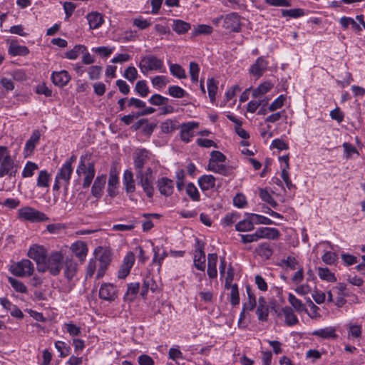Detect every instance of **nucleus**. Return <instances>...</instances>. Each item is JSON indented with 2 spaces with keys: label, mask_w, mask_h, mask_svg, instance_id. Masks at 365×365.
<instances>
[{
  "label": "nucleus",
  "mask_w": 365,
  "mask_h": 365,
  "mask_svg": "<svg viewBox=\"0 0 365 365\" xmlns=\"http://www.w3.org/2000/svg\"><path fill=\"white\" fill-rule=\"evenodd\" d=\"M18 165L11 156L6 146H0V178L6 175L15 177L18 172Z\"/></svg>",
  "instance_id": "f257e3e1"
},
{
  "label": "nucleus",
  "mask_w": 365,
  "mask_h": 365,
  "mask_svg": "<svg viewBox=\"0 0 365 365\" xmlns=\"http://www.w3.org/2000/svg\"><path fill=\"white\" fill-rule=\"evenodd\" d=\"M138 185L141 186L148 197L152 198L155 188L153 186L155 177L153 169L150 167L145 168V171L135 173Z\"/></svg>",
  "instance_id": "f03ea898"
},
{
  "label": "nucleus",
  "mask_w": 365,
  "mask_h": 365,
  "mask_svg": "<svg viewBox=\"0 0 365 365\" xmlns=\"http://www.w3.org/2000/svg\"><path fill=\"white\" fill-rule=\"evenodd\" d=\"M63 263V256L60 252H52L47 257L45 264L43 265V272L48 270L50 273L56 276L59 274Z\"/></svg>",
  "instance_id": "7ed1b4c3"
},
{
  "label": "nucleus",
  "mask_w": 365,
  "mask_h": 365,
  "mask_svg": "<svg viewBox=\"0 0 365 365\" xmlns=\"http://www.w3.org/2000/svg\"><path fill=\"white\" fill-rule=\"evenodd\" d=\"M73 173V167L68 164H63L58 172L56 178L55 183L53 189L54 190H58L61 185H63L66 192L68 190V185L70 182L71 176Z\"/></svg>",
  "instance_id": "20e7f679"
},
{
  "label": "nucleus",
  "mask_w": 365,
  "mask_h": 365,
  "mask_svg": "<svg viewBox=\"0 0 365 365\" xmlns=\"http://www.w3.org/2000/svg\"><path fill=\"white\" fill-rule=\"evenodd\" d=\"M9 271L15 276L24 277L31 276L34 271V267L29 259H22L11 265Z\"/></svg>",
  "instance_id": "39448f33"
},
{
  "label": "nucleus",
  "mask_w": 365,
  "mask_h": 365,
  "mask_svg": "<svg viewBox=\"0 0 365 365\" xmlns=\"http://www.w3.org/2000/svg\"><path fill=\"white\" fill-rule=\"evenodd\" d=\"M18 212L21 218L31 222H46L49 220L46 214L31 207H24L19 210Z\"/></svg>",
  "instance_id": "423d86ee"
},
{
  "label": "nucleus",
  "mask_w": 365,
  "mask_h": 365,
  "mask_svg": "<svg viewBox=\"0 0 365 365\" xmlns=\"http://www.w3.org/2000/svg\"><path fill=\"white\" fill-rule=\"evenodd\" d=\"M163 66V61L154 55H148L142 58L139 63L140 71L144 74L149 71L160 70Z\"/></svg>",
  "instance_id": "0eeeda50"
},
{
  "label": "nucleus",
  "mask_w": 365,
  "mask_h": 365,
  "mask_svg": "<svg viewBox=\"0 0 365 365\" xmlns=\"http://www.w3.org/2000/svg\"><path fill=\"white\" fill-rule=\"evenodd\" d=\"M28 256L36 262L38 271L43 272V265L45 264L48 257L44 247L42 246L31 247L29 250Z\"/></svg>",
  "instance_id": "6e6552de"
},
{
  "label": "nucleus",
  "mask_w": 365,
  "mask_h": 365,
  "mask_svg": "<svg viewBox=\"0 0 365 365\" xmlns=\"http://www.w3.org/2000/svg\"><path fill=\"white\" fill-rule=\"evenodd\" d=\"M149 151L145 148L138 149L133 155V164L135 173L145 171V165L150 159Z\"/></svg>",
  "instance_id": "1a4fd4ad"
},
{
  "label": "nucleus",
  "mask_w": 365,
  "mask_h": 365,
  "mask_svg": "<svg viewBox=\"0 0 365 365\" xmlns=\"http://www.w3.org/2000/svg\"><path fill=\"white\" fill-rule=\"evenodd\" d=\"M223 26L232 31L239 32L241 29L240 16L235 12L227 14L224 19Z\"/></svg>",
  "instance_id": "9d476101"
},
{
  "label": "nucleus",
  "mask_w": 365,
  "mask_h": 365,
  "mask_svg": "<svg viewBox=\"0 0 365 365\" xmlns=\"http://www.w3.org/2000/svg\"><path fill=\"white\" fill-rule=\"evenodd\" d=\"M99 297L106 301H114L117 298L116 288L110 283H104L99 289Z\"/></svg>",
  "instance_id": "9b49d317"
},
{
  "label": "nucleus",
  "mask_w": 365,
  "mask_h": 365,
  "mask_svg": "<svg viewBox=\"0 0 365 365\" xmlns=\"http://www.w3.org/2000/svg\"><path fill=\"white\" fill-rule=\"evenodd\" d=\"M204 245L197 240V248L194 256V266L200 271L205 269V254L203 251Z\"/></svg>",
  "instance_id": "f8f14e48"
},
{
  "label": "nucleus",
  "mask_w": 365,
  "mask_h": 365,
  "mask_svg": "<svg viewBox=\"0 0 365 365\" xmlns=\"http://www.w3.org/2000/svg\"><path fill=\"white\" fill-rule=\"evenodd\" d=\"M157 186L160 194L166 197L171 195L173 192L174 182L166 177L158 179Z\"/></svg>",
  "instance_id": "ddd939ff"
},
{
  "label": "nucleus",
  "mask_w": 365,
  "mask_h": 365,
  "mask_svg": "<svg viewBox=\"0 0 365 365\" xmlns=\"http://www.w3.org/2000/svg\"><path fill=\"white\" fill-rule=\"evenodd\" d=\"M267 61L264 57L260 56L256 60L255 63L251 66L250 72L254 76L259 78L267 70Z\"/></svg>",
  "instance_id": "4468645a"
},
{
  "label": "nucleus",
  "mask_w": 365,
  "mask_h": 365,
  "mask_svg": "<svg viewBox=\"0 0 365 365\" xmlns=\"http://www.w3.org/2000/svg\"><path fill=\"white\" fill-rule=\"evenodd\" d=\"M53 83L59 87L66 86L71 80V76L67 71H53L51 75Z\"/></svg>",
  "instance_id": "2eb2a0df"
},
{
  "label": "nucleus",
  "mask_w": 365,
  "mask_h": 365,
  "mask_svg": "<svg viewBox=\"0 0 365 365\" xmlns=\"http://www.w3.org/2000/svg\"><path fill=\"white\" fill-rule=\"evenodd\" d=\"M198 127V123L195 122H189L183 123L181 126L180 138L184 142L188 143L190 138L193 136V130Z\"/></svg>",
  "instance_id": "dca6fc26"
},
{
  "label": "nucleus",
  "mask_w": 365,
  "mask_h": 365,
  "mask_svg": "<svg viewBox=\"0 0 365 365\" xmlns=\"http://www.w3.org/2000/svg\"><path fill=\"white\" fill-rule=\"evenodd\" d=\"M63 264L64 265V276L68 280H71L77 272L78 264L71 258L67 257Z\"/></svg>",
  "instance_id": "f3484780"
},
{
  "label": "nucleus",
  "mask_w": 365,
  "mask_h": 365,
  "mask_svg": "<svg viewBox=\"0 0 365 365\" xmlns=\"http://www.w3.org/2000/svg\"><path fill=\"white\" fill-rule=\"evenodd\" d=\"M71 249L73 253L80 259V261L83 262L88 252L87 245L82 241H78L73 243Z\"/></svg>",
  "instance_id": "a211bd4d"
},
{
  "label": "nucleus",
  "mask_w": 365,
  "mask_h": 365,
  "mask_svg": "<svg viewBox=\"0 0 365 365\" xmlns=\"http://www.w3.org/2000/svg\"><path fill=\"white\" fill-rule=\"evenodd\" d=\"M258 238L276 240L279 237V232L274 227H260L257 230Z\"/></svg>",
  "instance_id": "6ab92c4d"
},
{
  "label": "nucleus",
  "mask_w": 365,
  "mask_h": 365,
  "mask_svg": "<svg viewBox=\"0 0 365 365\" xmlns=\"http://www.w3.org/2000/svg\"><path fill=\"white\" fill-rule=\"evenodd\" d=\"M110 260V255L108 252H103L101 255L98 258L99 268L96 275L97 279H100L104 275Z\"/></svg>",
  "instance_id": "aec40b11"
},
{
  "label": "nucleus",
  "mask_w": 365,
  "mask_h": 365,
  "mask_svg": "<svg viewBox=\"0 0 365 365\" xmlns=\"http://www.w3.org/2000/svg\"><path fill=\"white\" fill-rule=\"evenodd\" d=\"M208 170L212 172L219 173L224 176H227L231 174L232 169L229 167L223 164L222 163H214L209 162L208 163Z\"/></svg>",
  "instance_id": "412c9836"
},
{
  "label": "nucleus",
  "mask_w": 365,
  "mask_h": 365,
  "mask_svg": "<svg viewBox=\"0 0 365 365\" xmlns=\"http://www.w3.org/2000/svg\"><path fill=\"white\" fill-rule=\"evenodd\" d=\"M82 174L85 175L83 182V187L87 188L91 185L95 177L96 169L94 163L93 162L88 163L86 170L83 171Z\"/></svg>",
  "instance_id": "4be33fe9"
},
{
  "label": "nucleus",
  "mask_w": 365,
  "mask_h": 365,
  "mask_svg": "<svg viewBox=\"0 0 365 365\" xmlns=\"http://www.w3.org/2000/svg\"><path fill=\"white\" fill-rule=\"evenodd\" d=\"M123 183L127 192H134L135 190V184L133 178V173L131 170H126L123 174Z\"/></svg>",
  "instance_id": "5701e85b"
},
{
  "label": "nucleus",
  "mask_w": 365,
  "mask_h": 365,
  "mask_svg": "<svg viewBox=\"0 0 365 365\" xmlns=\"http://www.w3.org/2000/svg\"><path fill=\"white\" fill-rule=\"evenodd\" d=\"M217 262V255L215 253L209 254L207 256V274L210 278L213 279L217 277V271L216 264Z\"/></svg>",
  "instance_id": "b1692460"
},
{
  "label": "nucleus",
  "mask_w": 365,
  "mask_h": 365,
  "mask_svg": "<svg viewBox=\"0 0 365 365\" xmlns=\"http://www.w3.org/2000/svg\"><path fill=\"white\" fill-rule=\"evenodd\" d=\"M200 187L203 190H209L215 185V178L211 175H204L198 179Z\"/></svg>",
  "instance_id": "393cba45"
},
{
  "label": "nucleus",
  "mask_w": 365,
  "mask_h": 365,
  "mask_svg": "<svg viewBox=\"0 0 365 365\" xmlns=\"http://www.w3.org/2000/svg\"><path fill=\"white\" fill-rule=\"evenodd\" d=\"M106 181V175L98 176L92 186L91 192L96 197L101 196L103 188L105 186Z\"/></svg>",
  "instance_id": "a878e982"
},
{
  "label": "nucleus",
  "mask_w": 365,
  "mask_h": 365,
  "mask_svg": "<svg viewBox=\"0 0 365 365\" xmlns=\"http://www.w3.org/2000/svg\"><path fill=\"white\" fill-rule=\"evenodd\" d=\"M87 20L91 29L100 27L103 23V16L98 12H91L87 15Z\"/></svg>",
  "instance_id": "bb28decb"
},
{
  "label": "nucleus",
  "mask_w": 365,
  "mask_h": 365,
  "mask_svg": "<svg viewBox=\"0 0 365 365\" xmlns=\"http://www.w3.org/2000/svg\"><path fill=\"white\" fill-rule=\"evenodd\" d=\"M247 219L241 220L236 224V230L239 232H247L254 229V220L250 217V214H247Z\"/></svg>",
  "instance_id": "cd10ccee"
},
{
  "label": "nucleus",
  "mask_w": 365,
  "mask_h": 365,
  "mask_svg": "<svg viewBox=\"0 0 365 365\" xmlns=\"http://www.w3.org/2000/svg\"><path fill=\"white\" fill-rule=\"evenodd\" d=\"M282 312L285 317V323L288 326H293L298 323V319L294 314L293 309L289 307H284L282 309Z\"/></svg>",
  "instance_id": "c85d7f7f"
},
{
  "label": "nucleus",
  "mask_w": 365,
  "mask_h": 365,
  "mask_svg": "<svg viewBox=\"0 0 365 365\" xmlns=\"http://www.w3.org/2000/svg\"><path fill=\"white\" fill-rule=\"evenodd\" d=\"M272 88V85L269 82H264L261 83L257 88L253 90L252 97L255 98H259L264 94L269 92Z\"/></svg>",
  "instance_id": "c756f323"
},
{
  "label": "nucleus",
  "mask_w": 365,
  "mask_h": 365,
  "mask_svg": "<svg viewBox=\"0 0 365 365\" xmlns=\"http://www.w3.org/2000/svg\"><path fill=\"white\" fill-rule=\"evenodd\" d=\"M140 284L138 282L130 283L128 284V289L124 296V299L128 301H133L138 292Z\"/></svg>",
  "instance_id": "7c9ffc66"
},
{
  "label": "nucleus",
  "mask_w": 365,
  "mask_h": 365,
  "mask_svg": "<svg viewBox=\"0 0 365 365\" xmlns=\"http://www.w3.org/2000/svg\"><path fill=\"white\" fill-rule=\"evenodd\" d=\"M312 334L323 339L336 337L335 334V329L332 327H326L324 329L315 330L312 332Z\"/></svg>",
  "instance_id": "2f4dec72"
},
{
  "label": "nucleus",
  "mask_w": 365,
  "mask_h": 365,
  "mask_svg": "<svg viewBox=\"0 0 365 365\" xmlns=\"http://www.w3.org/2000/svg\"><path fill=\"white\" fill-rule=\"evenodd\" d=\"M29 53V48L25 46L14 45L11 43L9 48V53L13 56H26Z\"/></svg>",
  "instance_id": "473e14b6"
},
{
  "label": "nucleus",
  "mask_w": 365,
  "mask_h": 365,
  "mask_svg": "<svg viewBox=\"0 0 365 365\" xmlns=\"http://www.w3.org/2000/svg\"><path fill=\"white\" fill-rule=\"evenodd\" d=\"M172 28L177 34H183L190 29V24L182 20H175Z\"/></svg>",
  "instance_id": "72a5a7b5"
},
{
  "label": "nucleus",
  "mask_w": 365,
  "mask_h": 365,
  "mask_svg": "<svg viewBox=\"0 0 365 365\" xmlns=\"http://www.w3.org/2000/svg\"><path fill=\"white\" fill-rule=\"evenodd\" d=\"M288 301L293 308L298 312H307L305 305L301 300L297 299L293 294L289 293L288 296Z\"/></svg>",
  "instance_id": "f704fd0d"
},
{
  "label": "nucleus",
  "mask_w": 365,
  "mask_h": 365,
  "mask_svg": "<svg viewBox=\"0 0 365 365\" xmlns=\"http://www.w3.org/2000/svg\"><path fill=\"white\" fill-rule=\"evenodd\" d=\"M85 51H86V47L83 45H76L73 47V49L67 51L65 53V56L68 59H76L79 53H83Z\"/></svg>",
  "instance_id": "c9c22d12"
},
{
  "label": "nucleus",
  "mask_w": 365,
  "mask_h": 365,
  "mask_svg": "<svg viewBox=\"0 0 365 365\" xmlns=\"http://www.w3.org/2000/svg\"><path fill=\"white\" fill-rule=\"evenodd\" d=\"M207 86L209 98L211 102H214L217 91V81H216L214 78H209Z\"/></svg>",
  "instance_id": "e433bc0d"
},
{
  "label": "nucleus",
  "mask_w": 365,
  "mask_h": 365,
  "mask_svg": "<svg viewBox=\"0 0 365 365\" xmlns=\"http://www.w3.org/2000/svg\"><path fill=\"white\" fill-rule=\"evenodd\" d=\"M318 270V274L322 279L330 282H334L336 281V278L335 277L334 273L331 272L328 268L319 267Z\"/></svg>",
  "instance_id": "4c0bfd02"
},
{
  "label": "nucleus",
  "mask_w": 365,
  "mask_h": 365,
  "mask_svg": "<svg viewBox=\"0 0 365 365\" xmlns=\"http://www.w3.org/2000/svg\"><path fill=\"white\" fill-rule=\"evenodd\" d=\"M153 251L154 252V257L153 259V264H158V270H160L163 259L167 257V252L163 251L162 254H160V249L158 247H153Z\"/></svg>",
  "instance_id": "58836bf2"
},
{
  "label": "nucleus",
  "mask_w": 365,
  "mask_h": 365,
  "mask_svg": "<svg viewBox=\"0 0 365 365\" xmlns=\"http://www.w3.org/2000/svg\"><path fill=\"white\" fill-rule=\"evenodd\" d=\"M170 71L172 75L176 76L180 79L185 78L187 77L184 68L179 64H170Z\"/></svg>",
  "instance_id": "ea45409f"
},
{
  "label": "nucleus",
  "mask_w": 365,
  "mask_h": 365,
  "mask_svg": "<svg viewBox=\"0 0 365 365\" xmlns=\"http://www.w3.org/2000/svg\"><path fill=\"white\" fill-rule=\"evenodd\" d=\"M8 281L9 282V283L11 284L12 287L16 292H20V293H26L27 292V288L22 282H21L16 279H14L11 277H8Z\"/></svg>",
  "instance_id": "a19ab883"
},
{
  "label": "nucleus",
  "mask_w": 365,
  "mask_h": 365,
  "mask_svg": "<svg viewBox=\"0 0 365 365\" xmlns=\"http://www.w3.org/2000/svg\"><path fill=\"white\" fill-rule=\"evenodd\" d=\"M135 91L140 96L143 98L147 96L150 92L145 81H138L135 84Z\"/></svg>",
  "instance_id": "79ce46f5"
},
{
  "label": "nucleus",
  "mask_w": 365,
  "mask_h": 365,
  "mask_svg": "<svg viewBox=\"0 0 365 365\" xmlns=\"http://www.w3.org/2000/svg\"><path fill=\"white\" fill-rule=\"evenodd\" d=\"M49 178L50 175L48 173L46 170H41L37 179V186L41 187H48Z\"/></svg>",
  "instance_id": "37998d69"
},
{
  "label": "nucleus",
  "mask_w": 365,
  "mask_h": 365,
  "mask_svg": "<svg viewBox=\"0 0 365 365\" xmlns=\"http://www.w3.org/2000/svg\"><path fill=\"white\" fill-rule=\"evenodd\" d=\"M38 165L33 162L28 161L23 170L22 176L24 178H29L34 175L35 170H38Z\"/></svg>",
  "instance_id": "c03bdc74"
},
{
  "label": "nucleus",
  "mask_w": 365,
  "mask_h": 365,
  "mask_svg": "<svg viewBox=\"0 0 365 365\" xmlns=\"http://www.w3.org/2000/svg\"><path fill=\"white\" fill-rule=\"evenodd\" d=\"M256 313L259 321L267 322L269 315V306L260 305L257 306Z\"/></svg>",
  "instance_id": "a18cd8bd"
},
{
  "label": "nucleus",
  "mask_w": 365,
  "mask_h": 365,
  "mask_svg": "<svg viewBox=\"0 0 365 365\" xmlns=\"http://www.w3.org/2000/svg\"><path fill=\"white\" fill-rule=\"evenodd\" d=\"M230 303L233 306H236L240 303V295L238 291V287L237 284H234L230 286Z\"/></svg>",
  "instance_id": "49530a36"
},
{
  "label": "nucleus",
  "mask_w": 365,
  "mask_h": 365,
  "mask_svg": "<svg viewBox=\"0 0 365 365\" xmlns=\"http://www.w3.org/2000/svg\"><path fill=\"white\" fill-rule=\"evenodd\" d=\"M257 252L260 256L264 257L266 259H269L272 255V249L267 243L261 244L257 249Z\"/></svg>",
  "instance_id": "de8ad7c7"
},
{
  "label": "nucleus",
  "mask_w": 365,
  "mask_h": 365,
  "mask_svg": "<svg viewBox=\"0 0 365 365\" xmlns=\"http://www.w3.org/2000/svg\"><path fill=\"white\" fill-rule=\"evenodd\" d=\"M186 192L192 200L198 201L200 200V194L193 183L190 182L187 185Z\"/></svg>",
  "instance_id": "09e8293b"
},
{
  "label": "nucleus",
  "mask_w": 365,
  "mask_h": 365,
  "mask_svg": "<svg viewBox=\"0 0 365 365\" xmlns=\"http://www.w3.org/2000/svg\"><path fill=\"white\" fill-rule=\"evenodd\" d=\"M168 93L174 98H181L185 96L186 92L178 86H171L168 88Z\"/></svg>",
  "instance_id": "8fccbe9b"
},
{
  "label": "nucleus",
  "mask_w": 365,
  "mask_h": 365,
  "mask_svg": "<svg viewBox=\"0 0 365 365\" xmlns=\"http://www.w3.org/2000/svg\"><path fill=\"white\" fill-rule=\"evenodd\" d=\"M148 101L153 106H163L168 103V98L160 94H154L149 98Z\"/></svg>",
  "instance_id": "3c124183"
},
{
  "label": "nucleus",
  "mask_w": 365,
  "mask_h": 365,
  "mask_svg": "<svg viewBox=\"0 0 365 365\" xmlns=\"http://www.w3.org/2000/svg\"><path fill=\"white\" fill-rule=\"evenodd\" d=\"M189 72L190 74L191 80L193 83L198 81V76L200 72L199 65L195 62H190L189 65Z\"/></svg>",
  "instance_id": "603ef678"
},
{
  "label": "nucleus",
  "mask_w": 365,
  "mask_h": 365,
  "mask_svg": "<svg viewBox=\"0 0 365 365\" xmlns=\"http://www.w3.org/2000/svg\"><path fill=\"white\" fill-rule=\"evenodd\" d=\"M285 100L286 96L284 95H280L269 105V106L268 107L269 111L272 112L282 108L284 105Z\"/></svg>",
  "instance_id": "864d4df0"
},
{
  "label": "nucleus",
  "mask_w": 365,
  "mask_h": 365,
  "mask_svg": "<svg viewBox=\"0 0 365 365\" xmlns=\"http://www.w3.org/2000/svg\"><path fill=\"white\" fill-rule=\"evenodd\" d=\"M259 196L263 201L269 204L273 207H275L277 205V202L274 200V198L267 190L261 189L259 191Z\"/></svg>",
  "instance_id": "5fc2aeb1"
},
{
  "label": "nucleus",
  "mask_w": 365,
  "mask_h": 365,
  "mask_svg": "<svg viewBox=\"0 0 365 365\" xmlns=\"http://www.w3.org/2000/svg\"><path fill=\"white\" fill-rule=\"evenodd\" d=\"M55 347L60 352L61 357H65L69 354L70 346L63 341H58L55 343Z\"/></svg>",
  "instance_id": "6e6d98bb"
},
{
  "label": "nucleus",
  "mask_w": 365,
  "mask_h": 365,
  "mask_svg": "<svg viewBox=\"0 0 365 365\" xmlns=\"http://www.w3.org/2000/svg\"><path fill=\"white\" fill-rule=\"evenodd\" d=\"M282 14L283 16L297 18L304 16V11L302 9H292L289 10H282Z\"/></svg>",
  "instance_id": "4d7b16f0"
},
{
  "label": "nucleus",
  "mask_w": 365,
  "mask_h": 365,
  "mask_svg": "<svg viewBox=\"0 0 365 365\" xmlns=\"http://www.w3.org/2000/svg\"><path fill=\"white\" fill-rule=\"evenodd\" d=\"M123 76L130 82H133L138 78V71L133 66L128 67L124 72Z\"/></svg>",
  "instance_id": "13d9d810"
},
{
  "label": "nucleus",
  "mask_w": 365,
  "mask_h": 365,
  "mask_svg": "<svg viewBox=\"0 0 365 365\" xmlns=\"http://www.w3.org/2000/svg\"><path fill=\"white\" fill-rule=\"evenodd\" d=\"M281 262L282 264H284L285 266L289 267L291 269L293 270L297 269L300 267L296 258L291 256H289L286 259H282Z\"/></svg>",
  "instance_id": "bf43d9fd"
},
{
  "label": "nucleus",
  "mask_w": 365,
  "mask_h": 365,
  "mask_svg": "<svg viewBox=\"0 0 365 365\" xmlns=\"http://www.w3.org/2000/svg\"><path fill=\"white\" fill-rule=\"evenodd\" d=\"M209 162L224 163L226 160V156L220 151L213 150L210 153Z\"/></svg>",
  "instance_id": "052dcab7"
},
{
  "label": "nucleus",
  "mask_w": 365,
  "mask_h": 365,
  "mask_svg": "<svg viewBox=\"0 0 365 365\" xmlns=\"http://www.w3.org/2000/svg\"><path fill=\"white\" fill-rule=\"evenodd\" d=\"M361 335V326L354 324L350 325L348 331V336L353 338H359Z\"/></svg>",
  "instance_id": "680f3d73"
},
{
  "label": "nucleus",
  "mask_w": 365,
  "mask_h": 365,
  "mask_svg": "<svg viewBox=\"0 0 365 365\" xmlns=\"http://www.w3.org/2000/svg\"><path fill=\"white\" fill-rule=\"evenodd\" d=\"M250 217L253 218L254 222L257 224L271 225L272 221L267 217L257 214H250Z\"/></svg>",
  "instance_id": "e2e57ef3"
},
{
  "label": "nucleus",
  "mask_w": 365,
  "mask_h": 365,
  "mask_svg": "<svg viewBox=\"0 0 365 365\" xmlns=\"http://www.w3.org/2000/svg\"><path fill=\"white\" fill-rule=\"evenodd\" d=\"M161 129L164 133H170L176 129V124L171 120H167L163 123Z\"/></svg>",
  "instance_id": "0e129e2a"
},
{
  "label": "nucleus",
  "mask_w": 365,
  "mask_h": 365,
  "mask_svg": "<svg viewBox=\"0 0 365 365\" xmlns=\"http://www.w3.org/2000/svg\"><path fill=\"white\" fill-rule=\"evenodd\" d=\"M212 31V27L208 25L201 24L198 25L193 32L194 35L198 34H210Z\"/></svg>",
  "instance_id": "69168bd1"
},
{
  "label": "nucleus",
  "mask_w": 365,
  "mask_h": 365,
  "mask_svg": "<svg viewBox=\"0 0 365 365\" xmlns=\"http://www.w3.org/2000/svg\"><path fill=\"white\" fill-rule=\"evenodd\" d=\"M102 71V67L99 66H93L89 68L88 75L89 78L91 80H95L99 78L101 76V73Z\"/></svg>",
  "instance_id": "338daca9"
},
{
  "label": "nucleus",
  "mask_w": 365,
  "mask_h": 365,
  "mask_svg": "<svg viewBox=\"0 0 365 365\" xmlns=\"http://www.w3.org/2000/svg\"><path fill=\"white\" fill-rule=\"evenodd\" d=\"M139 365H154V361L151 356L148 354H141L138 358Z\"/></svg>",
  "instance_id": "774afa93"
}]
</instances>
